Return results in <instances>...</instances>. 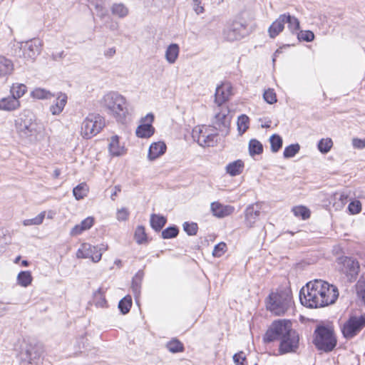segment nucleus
Listing matches in <instances>:
<instances>
[{
  "label": "nucleus",
  "mask_w": 365,
  "mask_h": 365,
  "mask_svg": "<svg viewBox=\"0 0 365 365\" xmlns=\"http://www.w3.org/2000/svg\"><path fill=\"white\" fill-rule=\"evenodd\" d=\"M339 295L335 285L322 279H314L301 289L299 300L306 307L319 308L334 304Z\"/></svg>",
  "instance_id": "1"
},
{
  "label": "nucleus",
  "mask_w": 365,
  "mask_h": 365,
  "mask_svg": "<svg viewBox=\"0 0 365 365\" xmlns=\"http://www.w3.org/2000/svg\"><path fill=\"white\" fill-rule=\"evenodd\" d=\"M14 127L19 137L31 141L40 132L41 125L34 114L28 110L22 111L15 119Z\"/></svg>",
  "instance_id": "2"
},
{
  "label": "nucleus",
  "mask_w": 365,
  "mask_h": 365,
  "mask_svg": "<svg viewBox=\"0 0 365 365\" xmlns=\"http://www.w3.org/2000/svg\"><path fill=\"white\" fill-rule=\"evenodd\" d=\"M103 105L119 122H123L128 114L126 101L118 93H107L103 98Z\"/></svg>",
  "instance_id": "3"
},
{
  "label": "nucleus",
  "mask_w": 365,
  "mask_h": 365,
  "mask_svg": "<svg viewBox=\"0 0 365 365\" xmlns=\"http://www.w3.org/2000/svg\"><path fill=\"white\" fill-rule=\"evenodd\" d=\"M313 343L319 349L325 352L332 351L336 345L334 329L329 325H319L314 332Z\"/></svg>",
  "instance_id": "4"
},
{
  "label": "nucleus",
  "mask_w": 365,
  "mask_h": 365,
  "mask_svg": "<svg viewBox=\"0 0 365 365\" xmlns=\"http://www.w3.org/2000/svg\"><path fill=\"white\" fill-rule=\"evenodd\" d=\"M292 304V297L286 291L272 292L266 302V307L277 316L284 314Z\"/></svg>",
  "instance_id": "5"
},
{
  "label": "nucleus",
  "mask_w": 365,
  "mask_h": 365,
  "mask_svg": "<svg viewBox=\"0 0 365 365\" xmlns=\"http://www.w3.org/2000/svg\"><path fill=\"white\" fill-rule=\"evenodd\" d=\"M43 351V348L41 345L24 341L19 351L21 364L38 365Z\"/></svg>",
  "instance_id": "6"
},
{
  "label": "nucleus",
  "mask_w": 365,
  "mask_h": 365,
  "mask_svg": "<svg viewBox=\"0 0 365 365\" xmlns=\"http://www.w3.org/2000/svg\"><path fill=\"white\" fill-rule=\"evenodd\" d=\"M105 126V120L99 114L90 113L83 120L81 126V135L90 139L96 135Z\"/></svg>",
  "instance_id": "7"
},
{
  "label": "nucleus",
  "mask_w": 365,
  "mask_h": 365,
  "mask_svg": "<svg viewBox=\"0 0 365 365\" xmlns=\"http://www.w3.org/2000/svg\"><path fill=\"white\" fill-rule=\"evenodd\" d=\"M247 34V25L236 19L227 21L222 30L223 38L230 42L239 41Z\"/></svg>",
  "instance_id": "8"
},
{
  "label": "nucleus",
  "mask_w": 365,
  "mask_h": 365,
  "mask_svg": "<svg viewBox=\"0 0 365 365\" xmlns=\"http://www.w3.org/2000/svg\"><path fill=\"white\" fill-rule=\"evenodd\" d=\"M292 323L289 320L279 319L272 323L264 336V341L272 342L281 339L292 331Z\"/></svg>",
  "instance_id": "9"
},
{
  "label": "nucleus",
  "mask_w": 365,
  "mask_h": 365,
  "mask_svg": "<svg viewBox=\"0 0 365 365\" xmlns=\"http://www.w3.org/2000/svg\"><path fill=\"white\" fill-rule=\"evenodd\" d=\"M192 138L202 147L214 146L217 140L216 130L210 126H197L192 130Z\"/></svg>",
  "instance_id": "10"
},
{
  "label": "nucleus",
  "mask_w": 365,
  "mask_h": 365,
  "mask_svg": "<svg viewBox=\"0 0 365 365\" xmlns=\"http://www.w3.org/2000/svg\"><path fill=\"white\" fill-rule=\"evenodd\" d=\"M365 327V315L351 317L343 325L341 331L346 339H351Z\"/></svg>",
  "instance_id": "11"
},
{
  "label": "nucleus",
  "mask_w": 365,
  "mask_h": 365,
  "mask_svg": "<svg viewBox=\"0 0 365 365\" xmlns=\"http://www.w3.org/2000/svg\"><path fill=\"white\" fill-rule=\"evenodd\" d=\"M20 49L22 50L24 58L34 61L41 51L42 41L39 38H32L26 42H21Z\"/></svg>",
  "instance_id": "12"
},
{
  "label": "nucleus",
  "mask_w": 365,
  "mask_h": 365,
  "mask_svg": "<svg viewBox=\"0 0 365 365\" xmlns=\"http://www.w3.org/2000/svg\"><path fill=\"white\" fill-rule=\"evenodd\" d=\"M299 335L295 330H292L280 339L279 352L284 354L295 352L299 347Z\"/></svg>",
  "instance_id": "13"
},
{
  "label": "nucleus",
  "mask_w": 365,
  "mask_h": 365,
  "mask_svg": "<svg viewBox=\"0 0 365 365\" xmlns=\"http://www.w3.org/2000/svg\"><path fill=\"white\" fill-rule=\"evenodd\" d=\"M340 263L341 272L346 276L349 282L354 281L359 272L358 262L351 257H344L340 259Z\"/></svg>",
  "instance_id": "14"
},
{
  "label": "nucleus",
  "mask_w": 365,
  "mask_h": 365,
  "mask_svg": "<svg viewBox=\"0 0 365 365\" xmlns=\"http://www.w3.org/2000/svg\"><path fill=\"white\" fill-rule=\"evenodd\" d=\"M154 120L153 113H148L140 119V124L135 130V134L138 138H149L155 133V128L152 123Z\"/></svg>",
  "instance_id": "15"
},
{
  "label": "nucleus",
  "mask_w": 365,
  "mask_h": 365,
  "mask_svg": "<svg viewBox=\"0 0 365 365\" xmlns=\"http://www.w3.org/2000/svg\"><path fill=\"white\" fill-rule=\"evenodd\" d=\"M77 258L91 259L93 262H98L101 259V250L98 246H93L89 243H83L76 252Z\"/></svg>",
  "instance_id": "16"
},
{
  "label": "nucleus",
  "mask_w": 365,
  "mask_h": 365,
  "mask_svg": "<svg viewBox=\"0 0 365 365\" xmlns=\"http://www.w3.org/2000/svg\"><path fill=\"white\" fill-rule=\"evenodd\" d=\"M230 117L229 116V110L227 107L218 108L215 110L212 123L216 129L222 130L227 128L230 124Z\"/></svg>",
  "instance_id": "17"
},
{
  "label": "nucleus",
  "mask_w": 365,
  "mask_h": 365,
  "mask_svg": "<svg viewBox=\"0 0 365 365\" xmlns=\"http://www.w3.org/2000/svg\"><path fill=\"white\" fill-rule=\"evenodd\" d=\"M24 93H11L8 96L0 100V110H12L20 106L19 99Z\"/></svg>",
  "instance_id": "18"
},
{
  "label": "nucleus",
  "mask_w": 365,
  "mask_h": 365,
  "mask_svg": "<svg viewBox=\"0 0 365 365\" xmlns=\"http://www.w3.org/2000/svg\"><path fill=\"white\" fill-rule=\"evenodd\" d=\"M260 207L258 204L249 205L245 212V224L247 227H252L257 221L260 214Z\"/></svg>",
  "instance_id": "19"
},
{
  "label": "nucleus",
  "mask_w": 365,
  "mask_h": 365,
  "mask_svg": "<svg viewBox=\"0 0 365 365\" xmlns=\"http://www.w3.org/2000/svg\"><path fill=\"white\" fill-rule=\"evenodd\" d=\"M210 209L213 215L219 218L231 215L235 210L232 206L225 205L218 202H212Z\"/></svg>",
  "instance_id": "20"
},
{
  "label": "nucleus",
  "mask_w": 365,
  "mask_h": 365,
  "mask_svg": "<svg viewBox=\"0 0 365 365\" xmlns=\"http://www.w3.org/2000/svg\"><path fill=\"white\" fill-rule=\"evenodd\" d=\"M55 100L50 108V110L53 115H58L63 110L68 97L65 93H57L56 95H52Z\"/></svg>",
  "instance_id": "21"
},
{
  "label": "nucleus",
  "mask_w": 365,
  "mask_h": 365,
  "mask_svg": "<svg viewBox=\"0 0 365 365\" xmlns=\"http://www.w3.org/2000/svg\"><path fill=\"white\" fill-rule=\"evenodd\" d=\"M166 145L163 141L153 143L149 148L148 158L150 161H153L163 155L166 151Z\"/></svg>",
  "instance_id": "22"
},
{
  "label": "nucleus",
  "mask_w": 365,
  "mask_h": 365,
  "mask_svg": "<svg viewBox=\"0 0 365 365\" xmlns=\"http://www.w3.org/2000/svg\"><path fill=\"white\" fill-rule=\"evenodd\" d=\"M108 150L112 156H120L125 153V146L120 143L118 135H113L110 138Z\"/></svg>",
  "instance_id": "23"
},
{
  "label": "nucleus",
  "mask_w": 365,
  "mask_h": 365,
  "mask_svg": "<svg viewBox=\"0 0 365 365\" xmlns=\"http://www.w3.org/2000/svg\"><path fill=\"white\" fill-rule=\"evenodd\" d=\"M284 16L279 15V16L270 25L268 29V33L270 38H274L281 33L284 28Z\"/></svg>",
  "instance_id": "24"
},
{
  "label": "nucleus",
  "mask_w": 365,
  "mask_h": 365,
  "mask_svg": "<svg viewBox=\"0 0 365 365\" xmlns=\"http://www.w3.org/2000/svg\"><path fill=\"white\" fill-rule=\"evenodd\" d=\"M244 168V163L241 160H237L227 164L225 170L230 176H236L240 175Z\"/></svg>",
  "instance_id": "25"
},
{
  "label": "nucleus",
  "mask_w": 365,
  "mask_h": 365,
  "mask_svg": "<svg viewBox=\"0 0 365 365\" xmlns=\"http://www.w3.org/2000/svg\"><path fill=\"white\" fill-rule=\"evenodd\" d=\"M180 47L177 43H171L165 51V58L170 63H174L179 55Z\"/></svg>",
  "instance_id": "26"
},
{
  "label": "nucleus",
  "mask_w": 365,
  "mask_h": 365,
  "mask_svg": "<svg viewBox=\"0 0 365 365\" xmlns=\"http://www.w3.org/2000/svg\"><path fill=\"white\" fill-rule=\"evenodd\" d=\"M282 16H284V24L287 23L288 24V29L291 31V33H296L300 28V24L298 19L295 16L290 15L289 13L283 14Z\"/></svg>",
  "instance_id": "27"
},
{
  "label": "nucleus",
  "mask_w": 365,
  "mask_h": 365,
  "mask_svg": "<svg viewBox=\"0 0 365 365\" xmlns=\"http://www.w3.org/2000/svg\"><path fill=\"white\" fill-rule=\"evenodd\" d=\"M14 65L11 60L0 56V76H5L11 73Z\"/></svg>",
  "instance_id": "28"
},
{
  "label": "nucleus",
  "mask_w": 365,
  "mask_h": 365,
  "mask_svg": "<svg viewBox=\"0 0 365 365\" xmlns=\"http://www.w3.org/2000/svg\"><path fill=\"white\" fill-rule=\"evenodd\" d=\"M32 280L33 277L29 271H21L16 277L17 284L23 287H29L31 284Z\"/></svg>",
  "instance_id": "29"
},
{
  "label": "nucleus",
  "mask_w": 365,
  "mask_h": 365,
  "mask_svg": "<svg viewBox=\"0 0 365 365\" xmlns=\"http://www.w3.org/2000/svg\"><path fill=\"white\" fill-rule=\"evenodd\" d=\"M166 218L163 216L153 214L150 216V225L155 231H160L165 225Z\"/></svg>",
  "instance_id": "30"
},
{
  "label": "nucleus",
  "mask_w": 365,
  "mask_h": 365,
  "mask_svg": "<svg viewBox=\"0 0 365 365\" xmlns=\"http://www.w3.org/2000/svg\"><path fill=\"white\" fill-rule=\"evenodd\" d=\"M237 130L241 135L245 133L250 127V118L245 114H242L237 118Z\"/></svg>",
  "instance_id": "31"
},
{
  "label": "nucleus",
  "mask_w": 365,
  "mask_h": 365,
  "mask_svg": "<svg viewBox=\"0 0 365 365\" xmlns=\"http://www.w3.org/2000/svg\"><path fill=\"white\" fill-rule=\"evenodd\" d=\"M110 10L113 15L119 18H124L128 14V9L122 3L113 4Z\"/></svg>",
  "instance_id": "32"
},
{
  "label": "nucleus",
  "mask_w": 365,
  "mask_h": 365,
  "mask_svg": "<svg viewBox=\"0 0 365 365\" xmlns=\"http://www.w3.org/2000/svg\"><path fill=\"white\" fill-rule=\"evenodd\" d=\"M143 277V272L142 271H138L135 277L133 278L132 281V289L135 294V298H137L140 292V286L141 282Z\"/></svg>",
  "instance_id": "33"
},
{
  "label": "nucleus",
  "mask_w": 365,
  "mask_h": 365,
  "mask_svg": "<svg viewBox=\"0 0 365 365\" xmlns=\"http://www.w3.org/2000/svg\"><path fill=\"white\" fill-rule=\"evenodd\" d=\"M88 187L86 183H81L73 190L75 198L78 200L83 199L87 195Z\"/></svg>",
  "instance_id": "34"
},
{
  "label": "nucleus",
  "mask_w": 365,
  "mask_h": 365,
  "mask_svg": "<svg viewBox=\"0 0 365 365\" xmlns=\"http://www.w3.org/2000/svg\"><path fill=\"white\" fill-rule=\"evenodd\" d=\"M249 151L252 156L262 153L263 151L262 144L256 139L250 140L249 143Z\"/></svg>",
  "instance_id": "35"
},
{
  "label": "nucleus",
  "mask_w": 365,
  "mask_h": 365,
  "mask_svg": "<svg viewBox=\"0 0 365 365\" xmlns=\"http://www.w3.org/2000/svg\"><path fill=\"white\" fill-rule=\"evenodd\" d=\"M45 216L46 212L43 211L40 212L36 217L32 219H26L23 220L22 224L24 226L40 225L43 223Z\"/></svg>",
  "instance_id": "36"
},
{
  "label": "nucleus",
  "mask_w": 365,
  "mask_h": 365,
  "mask_svg": "<svg viewBox=\"0 0 365 365\" xmlns=\"http://www.w3.org/2000/svg\"><path fill=\"white\" fill-rule=\"evenodd\" d=\"M131 306L132 299L130 295H127L123 297L118 303V308L123 314L129 312Z\"/></svg>",
  "instance_id": "37"
},
{
  "label": "nucleus",
  "mask_w": 365,
  "mask_h": 365,
  "mask_svg": "<svg viewBox=\"0 0 365 365\" xmlns=\"http://www.w3.org/2000/svg\"><path fill=\"white\" fill-rule=\"evenodd\" d=\"M333 146V141L331 138H322L318 143V149L322 153H327Z\"/></svg>",
  "instance_id": "38"
},
{
  "label": "nucleus",
  "mask_w": 365,
  "mask_h": 365,
  "mask_svg": "<svg viewBox=\"0 0 365 365\" xmlns=\"http://www.w3.org/2000/svg\"><path fill=\"white\" fill-rule=\"evenodd\" d=\"M271 150L277 153L282 146V138L277 134H273L270 138Z\"/></svg>",
  "instance_id": "39"
},
{
  "label": "nucleus",
  "mask_w": 365,
  "mask_h": 365,
  "mask_svg": "<svg viewBox=\"0 0 365 365\" xmlns=\"http://www.w3.org/2000/svg\"><path fill=\"white\" fill-rule=\"evenodd\" d=\"M299 150L300 145L298 143L289 145L284 148L283 156L284 158H293L299 153Z\"/></svg>",
  "instance_id": "40"
},
{
  "label": "nucleus",
  "mask_w": 365,
  "mask_h": 365,
  "mask_svg": "<svg viewBox=\"0 0 365 365\" xmlns=\"http://www.w3.org/2000/svg\"><path fill=\"white\" fill-rule=\"evenodd\" d=\"M292 212L296 217H301L306 220L310 217V211L304 206H296L292 208Z\"/></svg>",
  "instance_id": "41"
},
{
  "label": "nucleus",
  "mask_w": 365,
  "mask_h": 365,
  "mask_svg": "<svg viewBox=\"0 0 365 365\" xmlns=\"http://www.w3.org/2000/svg\"><path fill=\"white\" fill-rule=\"evenodd\" d=\"M135 240L138 244H143L147 242V235L145 228L143 226H138L134 235Z\"/></svg>",
  "instance_id": "42"
},
{
  "label": "nucleus",
  "mask_w": 365,
  "mask_h": 365,
  "mask_svg": "<svg viewBox=\"0 0 365 365\" xmlns=\"http://www.w3.org/2000/svg\"><path fill=\"white\" fill-rule=\"evenodd\" d=\"M166 347L172 353L182 352L184 349L183 344L177 339H173L169 341Z\"/></svg>",
  "instance_id": "43"
},
{
  "label": "nucleus",
  "mask_w": 365,
  "mask_h": 365,
  "mask_svg": "<svg viewBox=\"0 0 365 365\" xmlns=\"http://www.w3.org/2000/svg\"><path fill=\"white\" fill-rule=\"evenodd\" d=\"M232 93H215V102L219 108L228 101Z\"/></svg>",
  "instance_id": "44"
},
{
  "label": "nucleus",
  "mask_w": 365,
  "mask_h": 365,
  "mask_svg": "<svg viewBox=\"0 0 365 365\" xmlns=\"http://www.w3.org/2000/svg\"><path fill=\"white\" fill-rule=\"evenodd\" d=\"M297 38L299 41L311 42L314 39V34L309 30L300 31L297 33Z\"/></svg>",
  "instance_id": "45"
},
{
  "label": "nucleus",
  "mask_w": 365,
  "mask_h": 365,
  "mask_svg": "<svg viewBox=\"0 0 365 365\" xmlns=\"http://www.w3.org/2000/svg\"><path fill=\"white\" fill-rule=\"evenodd\" d=\"M179 230L177 227H169L162 232V237L163 239H171L175 237L178 235Z\"/></svg>",
  "instance_id": "46"
},
{
  "label": "nucleus",
  "mask_w": 365,
  "mask_h": 365,
  "mask_svg": "<svg viewBox=\"0 0 365 365\" xmlns=\"http://www.w3.org/2000/svg\"><path fill=\"white\" fill-rule=\"evenodd\" d=\"M226 250V244L225 242H220L215 246L212 255L215 257H220L225 253Z\"/></svg>",
  "instance_id": "47"
},
{
  "label": "nucleus",
  "mask_w": 365,
  "mask_h": 365,
  "mask_svg": "<svg viewBox=\"0 0 365 365\" xmlns=\"http://www.w3.org/2000/svg\"><path fill=\"white\" fill-rule=\"evenodd\" d=\"M197 228V225L195 222H185L183 224V230L188 235H195Z\"/></svg>",
  "instance_id": "48"
},
{
  "label": "nucleus",
  "mask_w": 365,
  "mask_h": 365,
  "mask_svg": "<svg viewBox=\"0 0 365 365\" xmlns=\"http://www.w3.org/2000/svg\"><path fill=\"white\" fill-rule=\"evenodd\" d=\"M348 210L351 215L358 214L361 210V203L359 200L351 201L348 206Z\"/></svg>",
  "instance_id": "49"
},
{
  "label": "nucleus",
  "mask_w": 365,
  "mask_h": 365,
  "mask_svg": "<svg viewBox=\"0 0 365 365\" xmlns=\"http://www.w3.org/2000/svg\"><path fill=\"white\" fill-rule=\"evenodd\" d=\"M129 216V211L125 207H122L117 210L116 219L118 221H125Z\"/></svg>",
  "instance_id": "50"
},
{
  "label": "nucleus",
  "mask_w": 365,
  "mask_h": 365,
  "mask_svg": "<svg viewBox=\"0 0 365 365\" xmlns=\"http://www.w3.org/2000/svg\"><path fill=\"white\" fill-rule=\"evenodd\" d=\"M358 295L363 298L365 296V281L359 279L356 285Z\"/></svg>",
  "instance_id": "51"
},
{
  "label": "nucleus",
  "mask_w": 365,
  "mask_h": 365,
  "mask_svg": "<svg viewBox=\"0 0 365 365\" xmlns=\"http://www.w3.org/2000/svg\"><path fill=\"white\" fill-rule=\"evenodd\" d=\"M232 84L228 81H224L220 85H217L215 91H232Z\"/></svg>",
  "instance_id": "52"
},
{
  "label": "nucleus",
  "mask_w": 365,
  "mask_h": 365,
  "mask_svg": "<svg viewBox=\"0 0 365 365\" xmlns=\"http://www.w3.org/2000/svg\"><path fill=\"white\" fill-rule=\"evenodd\" d=\"M192 8L197 14H202L205 11L201 0H192Z\"/></svg>",
  "instance_id": "53"
},
{
  "label": "nucleus",
  "mask_w": 365,
  "mask_h": 365,
  "mask_svg": "<svg viewBox=\"0 0 365 365\" xmlns=\"http://www.w3.org/2000/svg\"><path fill=\"white\" fill-rule=\"evenodd\" d=\"M94 219L92 217H88L80 223L83 229L86 231L89 230L93 225Z\"/></svg>",
  "instance_id": "54"
},
{
  "label": "nucleus",
  "mask_w": 365,
  "mask_h": 365,
  "mask_svg": "<svg viewBox=\"0 0 365 365\" xmlns=\"http://www.w3.org/2000/svg\"><path fill=\"white\" fill-rule=\"evenodd\" d=\"M233 361L235 365H245L244 361H245V356L243 352L235 354L233 356Z\"/></svg>",
  "instance_id": "55"
},
{
  "label": "nucleus",
  "mask_w": 365,
  "mask_h": 365,
  "mask_svg": "<svg viewBox=\"0 0 365 365\" xmlns=\"http://www.w3.org/2000/svg\"><path fill=\"white\" fill-rule=\"evenodd\" d=\"M352 145L354 148L356 149L365 148V138L360 139L358 138H354L352 139Z\"/></svg>",
  "instance_id": "56"
},
{
  "label": "nucleus",
  "mask_w": 365,
  "mask_h": 365,
  "mask_svg": "<svg viewBox=\"0 0 365 365\" xmlns=\"http://www.w3.org/2000/svg\"><path fill=\"white\" fill-rule=\"evenodd\" d=\"M263 98L267 103L269 104H273L274 103L277 102L275 93H263Z\"/></svg>",
  "instance_id": "57"
},
{
  "label": "nucleus",
  "mask_w": 365,
  "mask_h": 365,
  "mask_svg": "<svg viewBox=\"0 0 365 365\" xmlns=\"http://www.w3.org/2000/svg\"><path fill=\"white\" fill-rule=\"evenodd\" d=\"M26 85L23 84V83H13L11 87V89H10V91H22V92H24V91H26Z\"/></svg>",
  "instance_id": "58"
},
{
  "label": "nucleus",
  "mask_w": 365,
  "mask_h": 365,
  "mask_svg": "<svg viewBox=\"0 0 365 365\" xmlns=\"http://www.w3.org/2000/svg\"><path fill=\"white\" fill-rule=\"evenodd\" d=\"M83 231H85L81 227V224L75 225L71 230L70 235L71 236H77L81 235Z\"/></svg>",
  "instance_id": "59"
},
{
  "label": "nucleus",
  "mask_w": 365,
  "mask_h": 365,
  "mask_svg": "<svg viewBox=\"0 0 365 365\" xmlns=\"http://www.w3.org/2000/svg\"><path fill=\"white\" fill-rule=\"evenodd\" d=\"M108 28L113 31H117L119 28V24L117 21H114L112 19L110 20L109 22L107 23Z\"/></svg>",
  "instance_id": "60"
},
{
  "label": "nucleus",
  "mask_w": 365,
  "mask_h": 365,
  "mask_svg": "<svg viewBox=\"0 0 365 365\" xmlns=\"http://www.w3.org/2000/svg\"><path fill=\"white\" fill-rule=\"evenodd\" d=\"M336 195H339L338 199H339V201H340V202H341L340 207H343L346 203L348 195L344 192H341L339 194H336Z\"/></svg>",
  "instance_id": "61"
},
{
  "label": "nucleus",
  "mask_w": 365,
  "mask_h": 365,
  "mask_svg": "<svg viewBox=\"0 0 365 365\" xmlns=\"http://www.w3.org/2000/svg\"><path fill=\"white\" fill-rule=\"evenodd\" d=\"M48 94H51V93H31L33 98H36L38 99L47 98Z\"/></svg>",
  "instance_id": "62"
},
{
  "label": "nucleus",
  "mask_w": 365,
  "mask_h": 365,
  "mask_svg": "<svg viewBox=\"0 0 365 365\" xmlns=\"http://www.w3.org/2000/svg\"><path fill=\"white\" fill-rule=\"evenodd\" d=\"M64 56H65L64 52L62 51L61 52H57V53H52L51 58L53 61H58L59 59H61V58H64Z\"/></svg>",
  "instance_id": "63"
},
{
  "label": "nucleus",
  "mask_w": 365,
  "mask_h": 365,
  "mask_svg": "<svg viewBox=\"0 0 365 365\" xmlns=\"http://www.w3.org/2000/svg\"><path fill=\"white\" fill-rule=\"evenodd\" d=\"M9 311V307L2 302H0V317H4Z\"/></svg>",
  "instance_id": "64"
}]
</instances>
